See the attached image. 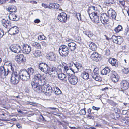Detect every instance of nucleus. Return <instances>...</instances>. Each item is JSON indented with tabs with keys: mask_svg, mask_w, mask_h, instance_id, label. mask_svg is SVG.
Returning <instances> with one entry per match:
<instances>
[{
	"mask_svg": "<svg viewBox=\"0 0 129 129\" xmlns=\"http://www.w3.org/2000/svg\"><path fill=\"white\" fill-rule=\"evenodd\" d=\"M88 12L91 19L95 23H98L100 21L103 24H107L108 19L109 18V15L105 13H103L101 15L100 18L99 17L100 14L99 10L96 7L94 6H91L89 8Z\"/></svg>",
	"mask_w": 129,
	"mask_h": 129,
	"instance_id": "nucleus-1",
	"label": "nucleus"
},
{
	"mask_svg": "<svg viewBox=\"0 0 129 129\" xmlns=\"http://www.w3.org/2000/svg\"><path fill=\"white\" fill-rule=\"evenodd\" d=\"M19 77L23 81H27L30 78L29 75L25 69L21 70L19 73Z\"/></svg>",
	"mask_w": 129,
	"mask_h": 129,
	"instance_id": "nucleus-2",
	"label": "nucleus"
},
{
	"mask_svg": "<svg viewBox=\"0 0 129 129\" xmlns=\"http://www.w3.org/2000/svg\"><path fill=\"white\" fill-rule=\"evenodd\" d=\"M36 80L37 81L38 85L42 86L45 85V79L40 74H37L35 75L34 77V80L36 81Z\"/></svg>",
	"mask_w": 129,
	"mask_h": 129,
	"instance_id": "nucleus-3",
	"label": "nucleus"
},
{
	"mask_svg": "<svg viewBox=\"0 0 129 129\" xmlns=\"http://www.w3.org/2000/svg\"><path fill=\"white\" fill-rule=\"evenodd\" d=\"M69 52V49L67 46L62 45L60 47L59 52L62 56H65L67 55Z\"/></svg>",
	"mask_w": 129,
	"mask_h": 129,
	"instance_id": "nucleus-4",
	"label": "nucleus"
},
{
	"mask_svg": "<svg viewBox=\"0 0 129 129\" xmlns=\"http://www.w3.org/2000/svg\"><path fill=\"white\" fill-rule=\"evenodd\" d=\"M42 92L45 93L46 95H50L52 92L51 87L49 84H46L42 86Z\"/></svg>",
	"mask_w": 129,
	"mask_h": 129,
	"instance_id": "nucleus-5",
	"label": "nucleus"
},
{
	"mask_svg": "<svg viewBox=\"0 0 129 129\" xmlns=\"http://www.w3.org/2000/svg\"><path fill=\"white\" fill-rule=\"evenodd\" d=\"M39 68L41 71L46 74H50L49 73V67L46 63L42 62L39 64Z\"/></svg>",
	"mask_w": 129,
	"mask_h": 129,
	"instance_id": "nucleus-6",
	"label": "nucleus"
},
{
	"mask_svg": "<svg viewBox=\"0 0 129 129\" xmlns=\"http://www.w3.org/2000/svg\"><path fill=\"white\" fill-rule=\"evenodd\" d=\"M10 50L13 52L18 53L21 52V48L19 45H12L10 47Z\"/></svg>",
	"mask_w": 129,
	"mask_h": 129,
	"instance_id": "nucleus-7",
	"label": "nucleus"
},
{
	"mask_svg": "<svg viewBox=\"0 0 129 129\" xmlns=\"http://www.w3.org/2000/svg\"><path fill=\"white\" fill-rule=\"evenodd\" d=\"M110 77L112 81L113 82H116L119 80V77L116 72L114 71H112L110 72Z\"/></svg>",
	"mask_w": 129,
	"mask_h": 129,
	"instance_id": "nucleus-8",
	"label": "nucleus"
},
{
	"mask_svg": "<svg viewBox=\"0 0 129 129\" xmlns=\"http://www.w3.org/2000/svg\"><path fill=\"white\" fill-rule=\"evenodd\" d=\"M92 76L93 78L96 81H100L101 80V77L99 74V70L97 68L94 69Z\"/></svg>",
	"mask_w": 129,
	"mask_h": 129,
	"instance_id": "nucleus-9",
	"label": "nucleus"
},
{
	"mask_svg": "<svg viewBox=\"0 0 129 129\" xmlns=\"http://www.w3.org/2000/svg\"><path fill=\"white\" fill-rule=\"evenodd\" d=\"M31 48L30 45L27 44H23L22 46V51L25 54H28L30 52Z\"/></svg>",
	"mask_w": 129,
	"mask_h": 129,
	"instance_id": "nucleus-10",
	"label": "nucleus"
},
{
	"mask_svg": "<svg viewBox=\"0 0 129 129\" xmlns=\"http://www.w3.org/2000/svg\"><path fill=\"white\" fill-rule=\"evenodd\" d=\"M58 20L62 22H65L67 19V15L65 13H60L58 16Z\"/></svg>",
	"mask_w": 129,
	"mask_h": 129,
	"instance_id": "nucleus-11",
	"label": "nucleus"
},
{
	"mask_svg": "<svg viewBox=\"0 0 129 129\" xmlns=\"http://www.w3.org/2000/svg\"><path fill=\"white\" fill-rule=\"evenodd\" d=\"M68 78L69 82L72 85H75L78 82L77 77L74 75L68 77Z\"/></svg>",
	"mask_w": 129,
	"mask_h": 129,
	"instance_id": "nucleus-12",
	"label": "nucleus"
},
{
	"mask_svg": "<svg viewBox=\"0 0 129 129\" xmlns=\"http://www.w3.org/2000/svg\"><path fill=\"white\" fill-rule=\"evenodd\" d=\"M10 72L8 68L5 69L4 67H0V76L2 77L7 75Z\"/></svg>",
	"mask_w": 129,
	"mask_h": 129,
	"instance_id": "nucleus-13",
	"label": "nucleus"
},
{
	"mask_svg": "<svg viewBox=\"0 0 129 129\" xmlns=\"http://www.w3.org/2000/svg\"><path fill=\"white\" fill-rule=\"evenodd\" d=\"M47 59L51 61H55L56 60V56L55 54L53 52H50L47 55Z\"/></svg>",
	"mask_w": 129,
	"mask_h": 129,
	"instance_id": "nucleus-14",
	"label": "nucleus"
},
{
	"mask_svg": "<svg viewBox=\"0 0 129 129\" xmlns=\"http://www.w3.org/2000/svg\"><path fill=\"white\" fill-rule=\"evenodd\" d=\"M19 31V28L16 26H13L10 28L8 32L10 33L11 35H14L18 33Z\"/></svg>",
	"mask_w": 129,
	"mask_h": 129,
	"instance_id": "nucleus-15",
	"label": "nucleus"
},
{
	"mask_svg": "<svg viewBox=\"0 0 129 129\" xmlns=\"http://www.w3.org/2000/svg\"><path fill=\"white\" fill-rule=\"evenodd\" d=\"M129 83L126 80H123L121 82V86L122 89L126 90L128 88Z\"/></svg>",
	"mask_w": 129,
	"mask_h": 129,
	"instance_id": "nucleus-16",
	"label": "nucleus"
},
{
	"mask_svg": "<svg viewBox=\"0 0 129 129\" xmlns=\"http://www.w3.org/2000/svg\"><path fill=\"white\" fill-rule=\"evenodd\" d=\"M99 54L96 52H94L91 55V58L92 60L98 62L100 59L99 56Z\"/></svg>",
	"mask_w": 129,
	"mask_h": 129,
	"instance_id": "nucleus-17",
	"label": "nucleus"
},
{
	"mask_svg": "<svg viewBox=\"0 0 129 129\" xmlns=\"http://www.w3.org/2000/svg\"><path fill=\"white\" fill-rule=\"evenodd\" d=\"M107 13L109 15V18L115 19L117 14L116 13L114 10H113L111 9L108 11Z\"/></svg>",
	"mask_w": 129,
	"mask_h": 129,
	"instance_id": "nucleus-18",
	"label": "nucleus"
},
{
	"mask_svg": "<svg viewBox=\"0 0 129 129\" xmlns=\"http://www.w3.org/2000/svg\"><path fill=\"white\" fill-rule=\"evenodd\" d=\"M20 78L19 77L12 76L10 79L11 83L14 84H17L19 82Z\"/></svg>",
	"mask_w": 129,
	"mask_h": 129,
	"instance_id": "nucleus-19",
	"label": "nucleus"
},
{
	"mask_svg": "<svg viewBox=\"0 0 129 129\" xmlns=\"http://www.w3.org/2000/svg\"><path fill=\"white\" fill-rule=\"evenodd\" d=\"M68 47L71 51H74L77 47L76 44L73 42L69 43L68 44Z\"/></svg>",
	"mask_w": 129,
	"mask_h": 129,
	"instance_id": "nucleus-20",
	"label": "nucleus"
},
{
	"mask_svg": "<svg viewBox=\"0 0 129 129\" xmlns=\"http://www.w3.org/2000/svg\"><path fill=\"white\" fill-rule=\"evenodd\" d=\"M15 60L17 61L20 63L24 62L25 61V59L23 55L20 54L16 56Z\"/></svg>",
	"mask_w": 129,
	"mask_h": 129,
	"instance_id": "nucleus-21",
	"label": "nucleus"
},
{
	"mask_svg": "<svg viewBox=\"0 0 129 129\" xmlns=\"http://www.w3.org/2000/svg\"><path fill=\"white\" fill-rule=\"evenodd\" d=\"M49 73L50 74V75L52 74L55 75L57 74L56 68V67H53L52 68H49Z\"/></svg>",
	"mask_w": 129,
	"mask_h": 129,
	"instance_id": "nucleus-22",
	"label": "nucleus"
},
{
	"mask_svg": "<svg viewBox=\"0 0 129 129\" xmlns=\"http://www.w3.org/2000/svg\"><path fill=\"white\" fill-rule=\"evenodd\" d=\"M108 61L112 66H115L116 67L118 66L117 62L115 59L110 58L109 59Z\"/></svg>",
	"mask_w": 129,
	"mask_h": 129,
	"instance_id": "nucleus-23",
	"label": "nucleus"
},
{
	"mask_svg": "<svg viewBox=\"0 0 129 129\" xmlns=\"http://www.w3.org/2000/svg\"><path fill=\"white\" fill-rule=\"evenodd\" d=\"M9 17L10 19L13 21H17L19 20V18L15 14H10L9 16Z\"/></svg>",
	"mask_w": 129,
	"mask_h": 129,
	"instance_id": "nucleus-24",
	"label": "nucleus"
},
{
	"mask_svg": "<svg viewBox=\"0 0 129 129\" xmlns=\"http://www.w3.org/2000/svg\"><path fill=\"white\" fill-rule=\"evenodd\" d=\"M110 69L109 68L106 67L102 70L101 73L103 75H106L109 73H110Z\"/></svg>",
	"mask_w": 129,
	"mask_h": 129,
	"instance_id": "nucleus-25",
	"label": "nucleus"
},
{
	"mask_svg": "<svg viewBox=\"0 0 129 129\" xmlns=\"http://www.w3.org/2000/svg\"><path fill=\"white\" fill-rule=\"evenodd\" d=\"M41 53L40 51L39 50H34L32 52V54L36 57L40 56Z\"/></svg>",
	"mask_w": 129,
	"mask_h": 129,
	"instance_id": "nucleus-26",
	"label": "nucleus"
},
{
	"mask_svg": "<svg viewBox=\"0 0 129 129\" xmlns=\"http://www.w3.org/2000/svg\"><path fill=\"white\" fill-rule=\"evenodd\" d=\"M34 90L38 93H40L42 92V86L39 85H37L35 87H34L33 89Z\"/></svg>",
	"mask_w": 129,
	"mask_h": 129,
	"instance_id": "nucleus-27",
	"label": "nucleus"
},
{
	"mask_svg": "<svg viewBox=\"0 0 129 129\" xmlns=\"http://www.w3.org/2000/svg\"><path fill=\"white\" fill-rule=\"evenodd\" d=\"M81 76L84 79L86 80L89 78V74L88 73L85 71H84L81 73Z\"/></svg>",
	"mask_w": 129,
	"mask_h": 129,
	"instance_id": "nucleus-28",
	"label": "nucleus"
},
{
	"mask_svg": "<svg viewBox=\"0 0 129 129\" xmlns=\"http://www.w3.org/2000/svg\"><path fill=\"white\" fill-rule=\"evenodd\" d=\"M28 74L29 75V76L31 75H34L35 74V71L32 68H29L26 70Z\"/></svg>",
	"mask_w": 129,
	"mask_h": 129,
	"instance_id": "nucleus-29",
	"label": "nucleus"
},
{
	"mask_svg": "<svg viewBox=\"0 0 129 129\" xmlns=\"http://www.w3.org/2000/svg\"><path fill=\"white\" fill-rule=\"evenodd\" d=\"M89 46L90 49L93 51H94L96 50V46L95 43L91 42L89 44Z\"/></svg>",
	"mask_w": 129,
	"mask_h": 129,
	"instance_id": "nucleus-30",
	"label": "nucleus"
},
{
	"mask_svg": "<svg viewBox=\"0 0 129 129\" xmlns=\"http://www.w3.org/2000/svg\"><path fill=\"white\" fill-rule=\"evenodd\" d=\"M2 23L3 25L6 28L8 27V25L10 23V22L7 20L3 19L2 20Z\"/></svg>",
	"mask_w": 129,
	"mask_h": 129,
	"instance_id": "nucleus-31",
	"label": "nucleus"
},
{
	"mask_svg": "<svg viewBox=\"0 0 129 129\" xmlns=\"http://www.w3.org/2000/svg\"><path fill=\"white\" fill-rule=\"evenodd\" d=\"M8 9L9 12L12 13L15 12L16 11L17 9L14 6H11L9 7Z\"/></svg>",
	"mask_w": 129,
	"mask_h": 129,
	"instance_id": "nucleus-32",
	"label": "nucleus"
},
{
	"mask_svg": "<svg viewBox=\"0 0 129 129\" xmlns=\"http://www.w3.org/2000/svg\"><path fill=\"white\" fill-rule=\"evenodd\" d=\"M58 78L61 80H66V75L63 73H60L58 75Z\"/></svg>",
	"mask_w": 129,
	"mask_h": 129,
	"instance_id": "nucleus-33",
	"label": "nucleus"
},
{
	"mask_svg": "<svg viewBox=\"0 0 129 129\" xmlns=\"http://www.w3.org/2000/svg\"><path fill=\"white\" fill-rule=\"evenodd\" d=\"M49 5L50 7L53 8L58 9L59 7V5L58 4L55 3H50Z\"/></svg>",
	"mask_w": 129,
	"mask_h": 129,
	"instance_id": "nucleus-34",
	"label": "nucleus"
},
{
	"mask_svg": "<svg viewBox=\"0 0 129 129\" xmlns=\"http://www.w3.org/2000/svg\"><path fill=\"white\" fill-rule=\"evenodd\" d=\"M83 33L89 38H91L93 35V34L89 31L87 30L83 31Z\"/></svg>",
	"mask_w": 129,
	"mask_h": 129,
	"instance_id": "nucleus-35",
	"label": "nucleus"
},
{
	"mask_svg": "<svg viewBox=\"0 0 129 129\" xmlns=\"http://www.w3.org/2000/svg\"><path fill=\"white\" fill-rule=\"evenodd\" d=\"M32 45L37 49H40L41 48L40 44L37 42H35L33 43Z\"/></svg>",
	"mask_w": 129,
	"mask_h": 129,
	"instance_id": "nucleus-36",
	"label": "nucleus"
},
{
	"mask_svg": "<svg viewBox=\"0 0 129 129\" xmlns=\"http://www.w3.org/2000/svg\"><path fill=\"white\" fill-rule=\"evenodd\" d=\"M122 26L121 25H118V26L114 29V31L116 33H118L122 30Z\"/></svg>",
	"mask_w": 129,
	"mask_h": 129,
	"instance_id": "nucleus-37",
	"label": "nucleus"
},
{
	"mask_svg": "<svg viewBox=\"0 0 129 129\" xmlns=\"http://www.w3.org/2000/svg\"><path fill=\"white\" fill-rule=\"evenodd\" d=\"M107 102L110 104L111 105L113 106H116L117 105V104L111 100H108L107 101Z\"/></svg>",
	"mask_w": 129,
	"mask_h": 129,
	"instance_id": "nucleus-38",
	"label": "nucleus"
},
{
	"mask_svg": "<svg viewBox=\"0 0 129 129\" xmlns=\"http://www.w3.org/2000/svg\"><path fill=\"white\" fill-rule=\"evenodd\" d=\"M73 71V70H69L68 71H66V75L68 77L71 76L73 75L72 74V73Z\"/></svg>",
	"mask_w": 129,
	"mask_h": 129,
	"instance_id": "nucleus-39",
	"label": "nucleus"
},
{
	"mask_svg": "<svg viewBox=\"0 0 129 129\" xmlns=\"http://www.w3.org/2000/svg\"><path fill=\"white\" fill-rule=\"evenodd\" d=\"M115 1V0H106L105 1V2L107 4L110 5L114 4Z\"/></svg>",
	"mask_w": 129,
	"mask_h": 129,
	"instance_id": "nucleus-40",
	"label": "nucleus"
},
{
	"mask_svg": "<svg viewBox=\"0 0 129 129\" xmlns=\"http://www.w3.org/2000/svg\"><path fill=\"white\" fill-rule=\"evenodd\" d=\"M123 39L122 38H121L120 36H118V38L117 41V42H116V43L118 44H121L123 42Z\"/></svg>",
	"mask_w": 129,
	"mask_h": 129,
	"instance_id": "nucleus-41",
	"label": "nucleus"
},
{
	"mask_svg": "<svg viewBox=\"0 0 129 129\" xmlns=\"http://www.w3.org/2000/svg\"><path fill=\"white\" fill-rule=\"evenodd\" d=\"M31 84L32 88L34 89V87H35L37 85H38L37 80H36V81H34V78L33 79V82L31 83Z\"/></svg>",
	"mask_w": 129,
	"mask_h": 129,
	"instance_id": "nucleus-42",
	"label": "nucleus"
},
{
	"mask_svg": "<svg viewBox=\"0 0 129 129\" xmlns=\"http://www.w3.org/2000/svg\"><path fill=\"white\" fill-rule=\"evenodd\" d=\"M117 38H118V36H116L114 35H113L112 37V39L113 41L116 43V42H117Z\"/></svg>",
	"mask_w": 129,
	"mask_h": 129,
	"instance_id": "nucleus-43",
	"label": "nucleus"
},
{
	"mask_svg": "<svg viewBox=\"0 0 129 129\" xmlns=\"http://www.w3.org/2000/svg\"><path fill=\"white\" fill-rule=\"evenodd\" d=\"M61 91L60 89L58 87L56 88V90L55 91V93L56 94L59 95L61 94Z\"/></svg>",
	"mask_w": 129,
	"mask_h": 129,
	"instance_id": "nucleus-44",
	"label": "nucleus"
},
{
	"mask_svg": "<svg viewBox=\"0 0 129 129\" xmlns=\"http://www.w3.org/2000/svg\"><path fill=\"white\" fill-rule=\"evenodd\" d=\"M76 16L78 20H81V14L80 13H76Z\"/></svg>",
	"mask_w": 129,
	"mask_h": 129,
	"instance_id": "nucleus-45",
	"label": "nucleus"
},
{
	"mask_svg": "<svg viewBox=\"0 0 129 129\" xmlns=\"http://www.w3.org/2000/svg\"><path fill=\"white\" fill-rule=\"evenodd\" d=\"M46 38V37L44 35H40L38 37V40H40L45 39Z\"/></svg>",
	"mask_w": 129,
	"mask_h": 129,
	"instance_id": "nucleus-46",
	"label": "nucleus"
},
{
	"mask_svg": "<svg viewBox=\"0 0 129 129\" xmlns=\"http://www.w3.org/2000/svg\"><path fill=\"white\" fill-rule=\"evenodd\" d=\"M85 108H84V109H81L80 110L79 112L80 114L81 115H84L86 114V111L85 110Z\"/></svg>",
	"mask_w": 129,
	"mask_h": 129,
	"instance_id": "nucleus-47",
	"label": "nucleus"
},
{
	"mask_svg": "<svg viewBox=\"0 0 129 129\" xmlns=\"http://www.w3.org/2000/svg\"><path fill=\"white\" fill-rule=\"evenodd\" d=\"M74 65L78 69L82 67V65L80 64L79 63H77L76 64L74 63Z\"/></svg>",
	"mask_w": 129,
	"mask_h": 129,
	"instance_id": "nucleus-48",
	"label": "nucleus"
},
{
	"mask_svg": "<svg viewBox=\"0 0 129 129\" xmlns=\"http://www.w3.org/2000/svg\"><path fill=\"white\" fill-rule=\"evenodd\" d=\"M123 71L124 73L127 74L129 72V68H124V69L123 70Z\"/></svg>",
	"mask_w": 129,
	"mask_h": 129,
	"instance_id": "nucleus-49",
	"label": "nucleus"
},
{
	"mask_svg": "<svg viewBox=\"0 0 129 129\" xmlns=\"http://www.w3.org/2000/svg\"><path fill=\"white\" fill-rule=\"evenodd\" d=\"M12 76L14 77H19L18 75V74L17 71H14L13 73Z\"/></svg>",
	"mask_w": 129,
	"mask_h": 129,
	"instance_id": "nucleus-50",
	"label": "nucleus"
},
{
	"mask_svg": "<svg viewBox=\"0 0 129 129\" xmlns=\"http://www.w3.org/2000/svg\"><path fill=\"white\" fill-rule=\"evenodd\" d=\"M114 110L115 111V112L116 113H119L120 112V110L117 108H115L114 109Z\"/></svg>",
	"mask_w": 129,
	"mask_h": 129,
	"instance_id": "nucleus-51",
	"label": "nucleus"
},
{
	"mask_svg": "<svg viewBox=\"0 0 129 129\" xmlns=\"http://www.w3.org/2000/svg\"><path fill=\"white\" fill-rule=\"evenodd\" d=\"M63 66L64 70V72H66V71H68L69 70H70V69H69L68 67L66 65H64Z\"/></svg>",
	"mask_w": 129,
	"mask_h": 129,
	"instance_id": "nucleus-52",
	"label": "nucleus"
},
{
	"mask_svg": "<svg viewBox=\"0 0 129 129\" xmlns=\"http://www.w3.org/2000/svg\"><path fill=\"white\" fill-rule=\"evenodd\" d=\"M4 35V32L3 30H0V38L3 37Z\"/></svg>",
	"mask_w": 129,
	"mask_h": 129,
	"instance_id": "nucleus-53",
	"label": "nucleus"
},
{
	"mask_svg": "<svg viewBox=\"0 0 129 129\" xmlns=\"http://www.w3.org/2000/svg\"><path fill=\"white\" fill-rule=\"evenodd\" d=\"M69 67L70 68V69L72 70H73L72 68V67L73 66V63H70L69 64Z\"/></svg>",
	"mask_w": 129,
	"mask_h": 129,
	"instance_id": "nucleus-54",
	"label": "nucleus"
},
{
	"mask_svg": "<svg viewBox=\"0 0 129 129\" xmlns=\"http://www.w3.org/2000/svg\"><path fill=\"white\" fill-rule=\"evenodd\" d=\"M110 51L109 49L107 50L106 51V54L108 56L110 54Z\"/></svg>",
	"mask_w": 129,
	"mask_h": 129,
	"instance_id": "nucleus-55",
	"label": "nucleus"
},
{
	"mask_svg": "<svg viewBox=\"0 0 129 129\" xmlns=\"http://www.w3.org/2000/svg\"><path fill=\"white\" fill-rule=\"evenodd\" d=\"M92 109L93 110H96L97 111H98L100 109V108L99 107H96L93 106L92 107Z\"/></svg>",
	"mask_w": 129,
	"mask_h": 129,
	"instance_id": "nucleus-56",
	"label": "nucleus"
},
{
	"mask_svg": "<svg viewBox=\"0 0 129 129\" xmlns=\"http://www.w3.org/2000/svg\"><path fill=\"white\" fill-rule=\"evenodd\" d=\"M129 31V28L128 26H127V28L125 30V34L126 35H127V33H128V32Z\"/></svg>",
	"mask_w": 129,
	"mask_h": 129,
	"instance_id": "nucleus-57",
	"label": "nucleus"
},
{
	"mask_svg": "<svg viewBox=\"0 0 129 129\" xmlns=\"http://www.w3.org/2000/svg\"><path fill=\"white\" fill-rule=\"evenodd\" d=\"M34 22L36 23H38L40 22V20L39 19H37L34 21Z\"/></svg>",
	"mask_w": 129,
	"mask_h": 129,
	"instance_id": "nucleus-58",
	"label": "nucleus"
},
{
	"mask_svg": "<svg viewBox=\"0 0 129 129\" xmlns=\"http://www.w3.org/2000/svg\"><path fill=\"white\" fill-rule=\"evenodd\" d=\"M119 3L120 4L124 6L125 5V2L123 1H120Z\"/></svg>",
	"mask_w": 129,
	"mask_h": 129,
	"instance_id": "nucleus-59",
	"label": "nucleus"
},
{
	"mask_svg": "<svg viewBox=\"0 0 129 129\" xmlns=\"http://www.w3.org/2000/svg\"><path fill=\"white\" fill-rule=\"evenodd\" d=\"M7 0H0V4L5 3Z\"/></svg>",
	"mask_w": 129,
	"mask_h": 129,
	"instance_id": "nucleus-60",
	"label": "nucleus"
},
{
	"mask_svg": "<svg viewBox=\"0 0 129 129\" xmlns=\"http://www.w3.org/2000/svg\"><path fill=\"white\" fill-rule=\"evenodd\" d=\"M13 26L12 25V24L10 22V23H9V24L8 25V27H9V28L10 29V28L12 27Z\"/></svg>",
	"mask_w": 129,
	"mask_h": 129,
	"instance_id": "nucleus-61",
	"label": "nucleus"
},
{
	"mask_svg": "<svg viewBox=\"0 0 129 129\" xmlns=\"http://www.w3.org/2000/svg\"><path fill=\"white\" fill-rule=\"evenodd\" d=\"M91 109L90 108H89L88 110V113L89 114H90L92 113L91 112Z\"/></svg>",
	"mask_w": 129,
	"mask_h": 129,
	"instance_id": "nucleus-62",
	"label": "nucleus"
},
{
	"mask_svg": "<svg viewBox=\"0 0 129 129\" xmlns=\"http://www.w3.org/2000/svg\"><path fill=\"white\" fill-rule=\"evenodd\" d=\"M42 44L43 46L45 47H46L47 46L46 43L44 42H42Z\"/></svg>",
	"mask_w": 129,
	"mask_h": 129,
	"instance_id": "nucleus-63",
	"label": "nucleus"
},
{
	"mask_svg": "<svg viewBox=\"0 0 129 129\" xmlns=\"http://www.w3.org/2000/svg\"><path fill=\"white\" fill-rule=\"evenodd\" d=\"M17 127L18 128H21V125L20 124L18 123L16 124Z\"/></svg>",
	"mask_w": 129,
	"mask_h": 129,
	"instance_id": "nucleus-64",
	"label": "nucleus"
}]
</instances>
